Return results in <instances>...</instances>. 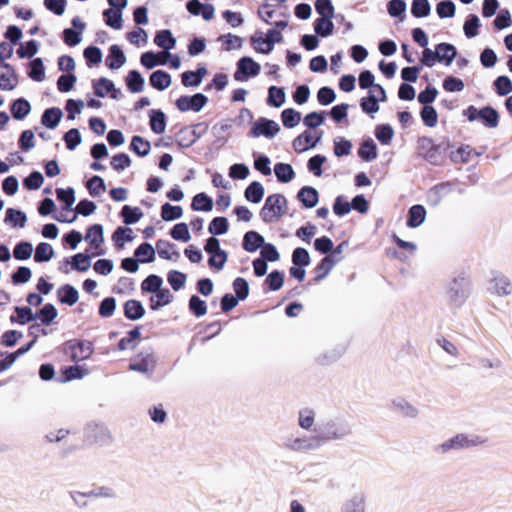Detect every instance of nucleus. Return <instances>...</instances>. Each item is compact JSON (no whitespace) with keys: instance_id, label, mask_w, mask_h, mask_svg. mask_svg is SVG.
Instances as JSON below:
<instances>
[{"instance_id":"f257e3e1","label":"nucleus","mask_w":512,"mask_h":512,"mask_svg":"<svg viewBox=\"0 0 512 512\" xmlns=\"http://www.w3.org/2000/svg\"><path fill=\"white\" fill-rule=\"evenodd\" d=\"M287 211V201L280 194H273L267 197L260 216L265 223L278 221Z\"/></svg>"},{"instance_id":"f03ea898","label":"nucleus","mask_w":512,"mask_h":512,"mask_svg":"<svg viewBox=\"0 0 512 512\" xmlns=\"http://www.w3.org/2000/svg\"><path fill=\"white\" fill-rule=\"evenodd\" d=\"M386 92L382 86L373 87L368 90V95L361 98L360 107L366 114L373 115L380 109L379 103L386 101Z\"/></svg>"},{"instance_id":"7ed1b4c3","label":"nucleus","mask_w":512,"mask_h":512,"mask_svg":"<svg viewBox=\"0 0 512 512\" xmlns=\"http://www.w3.org/2000/svg\"><path fill=\"white\" fill-rule=\"evenodd\" d=\"M157 359L154 353L140 352L131 358L128 369L142 374H151L156 368Z\"/></svg>"},{"instance_id":"20e7f679","label":"nucleus","mask_w":512,"mask_h":512,"mask_svg":"<svg viewBox=\"0 0 512 512\" xmlns=\"http://www.w3.org/2000/svg\"><path fill=\"white\" fill-rule=\"evenodd\" d=\"M86 242L89 243V251L92 256H98L104 254L101 248L104 243L103 227L100 224H95L88 228L85 235Z\"/></svg>"},{"instance_id":"39448f33","label":"nucleus","mask_w":512,"mask_h":512,"mask_svg":"<svg viewBox=\"0 0 512 512\" xmlns=\"http://www.w3.org/2000/svg\"><path fill=\"white\" fill-rule=\"evenodd\" d=\"M322 134L306 130L297 136L293 142V149L298 153H303L314 148L321 140Z\"/></svg>"},{"instance_id":"423d86ee","label":"nucleus","mask_w":512,"mask_h":512,"mask_svg":"<svg viewBox=\"0 0 512 512\" xmlns=\"http://www.w3.org/2000/svg\"><path fill=\"white\" fill-rule=\"evenodd\" d=\"M261 67L250 57H242L237 63L234 78L237 81H245L247 77H255L260 73Z\"/></svg>"},{"instance_id":"0eeeda50","label":"nucleus","mask_w":512,"mask_h":512,"mask_svg":"<svg viewBox=\"0 0 512 512\" xmlns=\"http://www.w3.org/2000/svg\"><path fill=\"white\" fill-rule=\"evenodd\" d=\"M207 101V97L201 93L193 96H181L176 100V107L182 112H199L206 105Z\"/></svg>"},{"instance_id":"6e6552de","label":"nucleus","mask_w":512,"mask_h":512,"mask_svg":"<svg viewBox=\"0 0 512 512\" xmlns=\"http://www.w3.org/2000/svg\"><path fill=\"white\" fill-rule=\"evenodd\" d=\"M280 131V126L273 120L265 118L256 121L251 129V134L254 137L265 136L268 138L274 137Z\"/></svg>"},{"instance_id":"1a4fd4ad","label":"nucleus","mask_w":512,"mask_h":512,"mask_svg":"<svg viewBox=\"0 0 512 512\" xmlns=\"http://www.w3.org/2000/svg\"><path fill=\"white\" fill-rule=\"evenodd\" d=\"M18 84V77L13 67L6 63H0V89L13 90Z\"/></svg>"},{"instance_id":"9d476101","label":"nucleus","mask_w":512,"mask_h":512,"mask_svg":"<svg viewBox=\"0 0 512 512\" xmlns=\"http://www.w3.org/2000/svg\"><path fill=\"white\" fill-rule=\"evenodd\" d=\"M69 348L71 350V359L75 362L88 359L93 352L91 343L85 341H70Z\"/></svg>"},{"instance_id":"9b49d317","label":"nucleus","mask_w":512,"mask_h":512,"mask_svg":"<svg viewBox=\"0 0 512 512\" xmlns=\"http://www.w3.org/2000/svg\"><path fill=\"white\" fill-rule=\"evenodd\" d=\"M490 290L497 296H507L512 292V284L507 277L497 275L492 279Z\"/></svg>"},{"instance_id":"f8f14e48","label":"nucleus","mask_w":512,"mask_h":512,"mask_svg":"<svg viewBox=\"0 0 512 512\" xmlns=\"http://www.w3.org/2000/svg\"><path fill=\"white\" fill-rule=\"evenodd\" d=\"M173 300V294L167 288H161L157 292L153 293V295L149 299L150 308L153 310H157L161 307H164L171 303Z\"/></svg>"},{"instance_id":"ddd939ff","label":"nucleus","mask_w":512,"mask_h":512,"mask_svg":"<svg viewBox=\"0 0 512 512\" xmlns=\"http://www.w3.org/2000/svg\"><path fill=\"white\" fill-rule=\"evenodd\" d=\"M457 54L456 48L448 43H440L436 46L438 62L450 66Z\"/></svg>"},{"instance_id":"4468645a","label":"nucleus","mask_w":512,"mask_h":512,"mask_svg":"<svg viewBox=\"0 0 512 512\" xmlns=\"http://www.w3.org/2000/svg\"><path fill=\"white\" fill-rule=\"evenodd\" d=\"M321 440H323L321 437H313L312 439L295 438L289 440L286 446L294 451L310 450L319 446Z\"/></svg>"},{"instance_id":"2eb2a0df","label":"nucleus","mask_w":512,"mask_h":512,"mask_svg":"<svg viewBox=\"0 0 512 512\" xmlns=\"http://www.w3.org/2000/svg\"><path fill=\"white\" fill-rule=\"evenodd\" d=\"M89 373V369L85 366L75 365L65 367L59 378V381L62 383L69 382L75 379H81Z\"/></svg>"},{"instance_id":"dca6fc26","label":"nucleus","mask_w":512,"mask_h":512,"mask_svg":"<svg viewBox=\"0 0 512 512\" xmlns=\"http://www.w3.org/2000/svg\"><path fill=\"white\" fill-rule=\"evenodd\" d=\"M426 219V209L422 205H413L408 211L407 225L410 228H417Z\"/></svg>"},{"instance_id":"f3484780","label":"nucleus","mask_w":512,"mask_h":512,"mask_svg":"<svg viewBox=\"0 0 512 512\" xmlns=\"http://www.w3.org/2000/svg\"><path fill=\"white\" fill-rule=\"evenodd\" d=\"M476 445V442L468 439V437L464 434H458L455 437L449 439L441 445V449L444 452L449 451L450 449H461L465 447H471Z\"/></svg>"},{"instance_id":"a211bd4d","label":"nucleus","mask_w":512,"mask_h":512,"mask_svg":"<svg viewBox=\"0 0 512 512\" xmlns=\"http://www.w3.org/2000/svg\"><path fill=\"white\" fill-rule=\"evenodd\" d=\"M125 62L126 57L121 48L117 45H112L109 50V55L106 58V65L110 69H119Z\"/></svg>"},{"instance_id":"6ab92c4d","label":"nucleus","mask_w":512,"mask_h":512,"mask_svg":"<svg viewBox=\"0 0 512 512\" xmlns=\"http://www.w3.org/2000/svg\"><path fill=\"white\" fill-rule=\"evenodd\" d=\"M265 243L264 237L255 231H248L243 238V248L247 252H255Z\"/></svg>"},{"instance_id":"aec40b11","label":"nucleus","mask_w":512,"mask_h":512,"mask_svg":"<svg viewBox=\"0 0 512 512\" xmlns=\"http://www.w3.org/2000/svg\"><path fill=\"white\" fill-rule=\"evenodd\" d=\"M171 83V76L165 71L157 70L150 75V84L159 91L167 89Z\"/></svg>"},{"instance_id":"412c9836","label":"nucleus","mask_w":512,"mask_h":512,"mask_svg":"<svg viewBox=\"0 0 512 512\" xmlns=\"http://www.w3.org/2000/svg\"><path fill=\"white\" fill-rule=\"evenodd\" d=\"M105 24L115 30L123 27L122 11L120 9L109 8L103 12Z\"/></svg>"},{"instance_id":"4be33fe9","label":"nucleus","mask_w":512,"mask_h":512,"mask_svg":"<svg viewBox=\"0 0 512 512\" xmlns=\"http://www.w3.org/2000/svg\"><path fill=\"white\" fill-rule=\"evenodd\" d=\"M251 43L256 52L263 54H269L274 48L263 32H256L251 37Z\"/></svg>"},{"instance_id":"5701e85b","label":"nucleus","mask_w":512,"mask_h":512,"mask_svg":"<svg viewBox=\"0 0 512 512\" xmlns=\"http://www.w3.org/2000/svg\"><path fill=\"white\" fill-rule=\"evenodd\" d=\"M298 199L307 208H313L318 203V192L315 188L307 186L298 192Z\"/></svg>"},{"instance_id":"b1692460","label":"nucleus","mask_w":512,"mask_h":512,"mask_svg":"<svg viewBox=\"0 0 512 512\" xmlns=\"http://www.w3.org/2000/svg\"><path fill=\"white\" fill-rule=\"evenodd\" d=\"M159 257L167 260H177L179 253L174 250L173 244L165 240H159L156 243V250Z\"/></svg>"},{"instance_id":"393cba45","label":"nucleus","mask_w":512,"mask_h":512,"mask_svg":"<svg viewBox=\"0 0 512 512\" xmlns=\"http://www.w3.org/2000/svg\"><path fill=\"white\" fill-rule=\"evenodd\" d=\"M264 193L263 185L260 182L254 181L246 188L244 195L247 201L257 204L261 202Z\"/></svg>"},{"instance_id":"a878e982","label":"nucleus","mask_w":512,"mask_h":512,"mask_svg":"<svg viewBox=\"0 0 512 512\" xmlns=\"http://www.w3.org/2000/svg\"><path fill=\"white\" fill-rule=\"evenodd\" d=\"M63 114L59 108H49L42 115L41 122L49 129H54L59 124Z\"/></svg>"},{"instance_id":"bb28decb","label":"nucleus","mask_w":512,"mask_h":512,"mask_svg":"<svg viewBox=\"0 0 512 512\" xmlns=\"http://www.w3.org/2000/svg\"><path fill=\"white\" fill-rule=\"evenodd\" d=\"M29 346L30 344L27 347H21L13 353L0 352V373L9 369L16 359L29 349Z\"/></svg>"},{"instance_id":"cd10ccee","label":"nucleus","mask_w":512,"mask_h":512,"mask_svg":"<svg viewBox=\"0 0 512 512\" xmlns=\"http://www.w3.org/2000/svg\"><path fill=\"white\" fill-rule=\"evenodd\" d=\"M150 127L156 134H162L166 129V117L162 111L151 110L150 112Z\"/></svg>"},{"instance_id":"c85d7f7f","label":"nucleus","mask_w":512,"mask_h":512,"mask_svg":"<svg viewBox=\"0 0 512 512\" xmlns=\"http://www.w3.org/2000/svg\"><path fill=\"white\" fill-rule=\"evenodd\" d=\"M154 42L158 47L169 51L174 48L176 39L173 37L170 30H162L156 34Z\"/></svg>"},{"instance_id":"c756f323","label":"nucleus","mask_w":512,"mask_h":512,"mask_svg":"<svg viewBox=\"0 0 512 512\" xmlns=\"http://www.w3.org/2000/svg\"><path fill=\"white\" fill-rule=\"evenodd\" d=\"M95 94L99 97H105L111 93V96L115 98L114 84L107 78H100L93 84Z\"/></svg>"},{"instance_id":"7c9ffc66","label":"nucleus","mask_w":512,"mask_h":512,"mask_svg":"<svg viewBox=\"0 0 512 512\" xmlns=\"http://www.w3.org/2000/svg\"><path fill=\"white\" fill-rule=\"evenodd\" d=\"M125 316L130 320H137L144 316L145 309L140 301L128 300L125 303Z\"/></svg>"},{"instance_id":"2f4dec72","label":"nucleus","mask_w":512,"mask_h":512,"mask_svg":"<svg viewBox=\"0 0 512 512\" xmlns=\"http://www.w3.org/2000/svg\"><path fill=\"white\" fill-rule=\"evenodd\" d=\"M135 257L140 263H151L155 260V249L151 244L143 243L135 250Z\"/></svg>"},{"instance_id":"473e14b6","label":"nucleus","mask_w":512,"mask_h":512,"mask_svg":"<svg viewBox=\"0 0 512 512\" xmlns=\"http://www.w3.org/2000/svg\"><path fill=\"white\" fill-rule=\"evenodd\" d=\"M57 295L61 303L68 305H73L78 300V291L69 285L60 287L57 291Z\"/></svg>"},{"instance_id":"72a5a7b5","label":"nucleus","mask_w":512,"mask_h":512,"mask_svg":"<svg viewBox=\"0 0 512 512\" xmlns=\"http://www.w3.org/2000/svg\"><path fill=\"white\" fill-rule=\"evenodd\" d=\"M58 322H35L30 326L29 331L30 334L35 337H39L40 335L46 336L48 334L53 333L57 327Z\"/></svg>"},{"instance_id":"f704fd0d","label":"nucleus","mask_w":512,"mask_h":512,"mask_svg":"<svg viewBox=\"0 0 512 512\" xmlns=\"http://www.w3.org/2000/svg\"><path fill=\"white\" fill-rule=\"evenodd\" d=\"M191 206L195 211L209 212L213 209V201L205 193H198L194 196Z\"/></svg>"},{"instance_id":"c9c22d12","label":"nucleus","mask_w":512,"mask_h":512,"mask_svg":"<svg viewBox=\"0 0 512 512\" xmlns=\"http://www.w3.org/2000/svg\"><path fill=\"white\" fill-rule=\"evenodd\" d=\"M31 111L30 103L23 99L19 98L12 104L11 112L15 119L21 120L24 119Z\"/></svg>"},{"instance_id":"e433bc0d","label":"nucleus","mask_w":512,"mask_h":512,"mask_svg":"<svg viewBox=\"0 0 512 512\" xmlns=\"http://www.w3.org/2000/svg\"><path fill=\"white\" fill-rule=\"evenodd\" d=\"M333 17H320L315 21L314 30L322 36L328 37L333 33L334 24L332 22Z\"/></svg>"},{"instance_id":"4c0bfd02","label":"nucleus","mask_w":512,"mask_h":512,"mask_svg":"<svg viewBox=\"0 0 512 512\" xmlns=\"http://www.w3.org/2000/svg\"><path fill=\"white\" fill-rule=\"evenodd\" d=\"M163 286V279L155 274L149 275L141 283L142 292L155 293Z\"/></svg>"},{"instance_id":"58836bf2","label":"nucleus","mask_w":512,"mask_h":512,"mask_svg":"<svg viewBox=\"0 0 512 512\" xmlns=\"http://www.w3.org/2000/svg\"><path fill=\"white\" fill-rule=\"evenodd\" d=\"M479 119L482 120L484 125L489 128H495L499 122V115L497 111L491 107H484L480 109Z\"/></svg>"},{"instance_id":"ea45409f","label":"nucleus","mask_w":512,"mask_h":512,"mask_svg":"<svg viewBox=\"0 0 512 512\" xmlns=\"http://www.w3.org/2000/svg\"><path fill=\"white\" fill-rule=\"evenodd\" d=\"M27 221V217L25 213L20 210H15L12 208L7 209L5 222L11 224L13 227L23 228Z\"/></svg>"},{"instance_id":"a19ab883","label":"nucleus","mask_w":512,"mask_h":512,"mask_svg":"<svg viewBox=\"0 0 512 512\" xmlns=\"http://www.w3.org/2000/svg\"><path fill=\"white\" fill-rule=\"evenodd\" d=\"M274 172L277 179L283 183L290 182L295 176L292 166L285 163L276 164L274 167Z\"/></svg>"},{"instance_id":"79ce46f5","label":"nucleus","mask_w":512,"mask_h":512,"mask_svg":"<svg viewBox=\"0 0 512 512\" xmlns=\"http://www.w3.org/2000/svg\"><path fill=\"white\" fill-rule=\"evenodd\" d=\"M121 216L123 217L125 224L131 225L137 223L142 218L143 213L138 207L125 205L122 208Z\"/></svg>"},{"instance_id":"37998d69","label":"nucleus","mask_w":512,"mask_h":512,"mask_svg":"<svg viewBox=\"0 0 512 512\" xmlns=\"http://www.w3.org/2000/svg\"><path fill=\"white\" fill-rule=\"evenodd\" d=\"M281 120L286 128H294L301 121V113L292 108L285 109L281 113Z\"/></svg>"},{"instance_id":"c03bdc74","label":"nucleus","mask_w":512,"mask_h":512,"mask_svg":"<svg viewBox=\"0 0 512 512\" xmlns=\"http://www.w3.org/2000/svg\"><path fill=\"white\" fill-rule=\"evenodd\" d=\"M67 262L71 264L72 269L80 272L87 271L91 266L90 256L84 253L74 255Z\"/></svg>"},{"instance_id":"a18cd8bd","label":"nucleus","mask_w":512,"mask_h":512,"mask_svg":"<svg viewBox=\"0 0 512 512\" xmlns=\"http://www.w3.org/2000/svg\"><path fill=\"white\" fill-rule=\"evenodd\" d=\"M86 187L92 197H98L106 191L105 182L100 176L90 178L86 183Z\"/></svg>"},{"instance_id":"49530a36","label":"nucleus","mask_w":512,"mask_h":512,"mask_svg":"<svg viewBox=\"0 0 512 512\" xmlns=\"http://www.w3.org/2000/svg\"><path fill=\"white\" fill-rule=\"evenodd\" d=\"M218 41L223 44L226 51L240 49L243 44V39L240 36L231 33L221 35Z\"/></svg>"},{"instance_id":"de8ad7c7","label":"nucleus","mask_w":512,"mask_h":512,"mask_svg":"<svg viewBox=\"0 0 512 512\" xmlns=\"http://www.w3.org/2000/svg\"><path fill=\"white\" fill-rule=\"evenodd\" d=\"M139 340H140V332H139V328L136 327L135 329L131 330L128 333V336L123 337L118 342V349L119 350L133 349L136 347Z\"/></svg>"},{"instance_id":"09e8293b","label":"nucleus","mask_w":512,"mask_h":512,"mask_svg":"<svg viewBox=\"0 0 512 512\" xmlns=\"http://www.w3.org/2000/svg\"><path fill=\"white\" fill-rule=\"evenodd\" d=\"M359 156L365 161H371L377 158V147L373 140L363 142L358 151Z\"/></svg>"},{"instance_id":"8fccbe9b","label":"nucleus","mask_w":512,"mask_h":512,"mask_svg":"<svg viewBox=\"0 0 512 512\" xmlns=\"http://www.w3.org/2000/svg\"><path fill=\"white\" fill-rule=\"evenodd\" d=\"M53 255V247L49 243L42 242L36 247L34 259L36 262H47L52 259Z\"/></svg>"},{"instance_id":"3c124183","label":"nucleus","mask_w":512,"mask_h":512,"mask_svg":"<svg viewBox=\"0 0 512 512\" xmlns=\"http://www.w3.org/2000/svg\"><path fill=\"white\" fill-rule=\"evenodd\" d=\"M183 216V210L180 206H173L165 203L161 207V217L164 221H173Z\"/></svg>"},{"instance_id":"603ef678","label":"nucleus","mask_w":512,"mask_h":512,"mask_svg":"<svg viewBox=\"0 0 512 512\" xmlns=\"http://www.w3.org/2000/svg\"><path fill=\"white\" fill-rule=\"evenodd\" d=\"M127 86L133 93H138L143 90L144 78L138 71H131L126 78Z\"/></svg>"},{"instance_id":"864d4df0","label":"nucleus","mask_w":512,"mask_h":512,"mask_svg":"<svg viewBox=\"0 0 512 512\" xmlns=\"http://www.w3.org/2000/svg\"><path fill=\"white\" fill-rule=\"evenodd\" d=\"M130 146L131 149L139 156H146L151 150L150 142L140 136H134Z\"/></svg>"},{"instance_id":"5fc2aeb1","label":"nucleus","mask_w":512,"mask_h":512,"mask_svg":"<svg viewBox=\"0 0 512 512\" xmlns=\"http://www.w3.org/2000/svg\"><path fill=\"white\" fill-rule=\"evenodd\" d=\"M286 100V94L282 88L271 86L268 91V103L274 107H281Z\"/></svg>"},{"instance_id":"6e6d98bb","label":"nucleus","mask_w":512,"mask_h":512,"mask_svg":"<svg viewBox=\"0 0 512 512\" xmlns=\"http://www.w3.org/2000/svg\"><path fill=\"white\" fill-rule=\"evenodd\" d=\"M29 76L37 82H42L45 79V68L41 58H36L30 63Z\"/></svg>"},{"instance_id":"4d7b16f0","label":"nucleus","mask_w":512,"mask_h":512,"mask_svg":"<svg viewBox=\"0 0 512 512\" xmlns=\"http://www.w3.org/2000/svg\"><path fill=\"white\" fill-rule=\"evenodd\" d=\"M132 234V229L126 227H118L113 233L112 239L119 247H123L125 243L132 241Z\"/></svg>"},{"instance_id":"13d9d810","label":"nucleus","mask_w":512,"mask_h":512,"mask_svg":"<svg viewBox=\"0 0 512 512\" xmlns=\"http://www.w3.org/2000/svg\"><path fill=\"white\" fill-rule=\"evenodd\" d=\"M338 261L339 258L334 259L332 256L324 257L321 260L320 264L317 266V271L319 273L317 276V280L326 277Z\"/></svg>"},{"instance_id":"bf43d9fd","label":"nucleus","mask_w":512,"mask_h":512,"mask_svg":"<svg viewBox=\"0 0 512 512\" xmlns=\"http://www.w3.org/2000/svg\"><path fill=\"white\" fill-rule=\"evenodd\" d=\"M187 277L184 273L177 270H171L167 275V281L175 291L180 290L185 286Z\"/></svg>"},{"instance_id":"052dcab7","label":"nucleus","mask_w":512,"mask_h":512,"mask_svg":"<svg viewBox=\"0 0 512 512\" xmlns=\"http://www.w3.org/2000/svg\"><path fill=\"white\" fill-rule=\"evenodd\" d=\"M376 138L383 145H389L394 137V130L390 125H379L375 131Z\"/></svg>"},{"instance_id":"680f3d73","label":"nucleus","mask_w":512,"mask_h":512,"mask_svg":"<svg viewBox=\"0 0 512 512\" xmlns=\"http://www.w3.org/2000/svg\"><path fill=\"white\" fill-rule=\"evenodd\" d=\"M208 230L213 235H223L228 231V221L225 217L214 218L208 227Z\"/></svg>"},{"instance_id":"e2e57ef3","label":"nucleus","mask_w":512,"mask_h":512,"mask_svg":"<svg viewBox=\"0 0 512 512\" xmlns=\"http://www.w3.org/2000/svg\"><path fill=\"white\" fill-rule=\"evenodd\" d=\"M171 237L177 241L188 242L191 239L186 223H178L171 230Z\"/></svg>"},{"instance_id":"0e129e2a","label":"nucleus","mask_w":512,"mask_h":512,"mask_svg":"<svg viewBox=\"0 0 512 512\" xmlns=\"http://www.w3.org/2000/svg\"><path fill=\"white\" fill-rule=\"evenodd\" d=\"M334 143V154L337 157L346 156L351 153L352 143L342 137H337L333 141Z\"/></svg>"},{"instance_id":"69168bd1","label":"nucleus","mask_w":512,"mask_h":512,"mask_svg":"<svg viewBox=\"0 0 512 512\" xmlns=\"http://www.w3.org/2000/svg\"><path fill=\"white\" fill-rule=\"evenodd\" d=\"M84 106L85 103L83 100H67L65 106V109L67 111V118L69 120H74L76 118V115H79L82 112Z\"/></svg>"},{"instance_id":"338daca9","label":"nucleus","mask_w":512,"mask_h":512,"mask_svg":"<svg viewBox=\"0 0 512 512\" xmlns=\"http://www.w3.org/2000/svg\"><path fill=\"white\" fill-rule=\"evenodd\" d=\"M126 37L130 43L136 46L145 45L148 41V34L142 28H136L135 30L128 32Z\"/></svg>"},{"instance_id":"774afa93","label":"nucleus","mask_w":512,"mask_h":512,"mask_svg":"<svg viewBox=\"0 0 512 512\" xmlns=\"http://www.w3.org/2000/svg\"><path fill=\"white\" fill-rule=\"evenodd\" d=\"M430 9L428 0H414L411 7V13L417 18L426 17L429 15Z\"/></svg>"}]
</instances>
